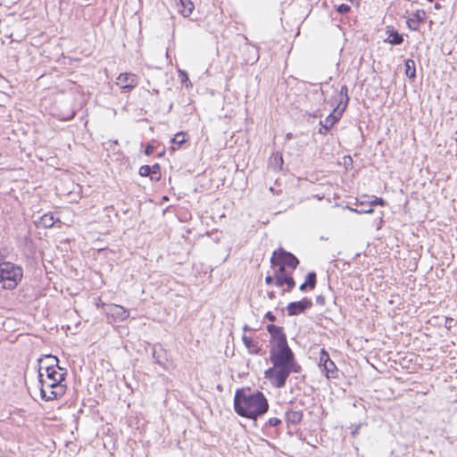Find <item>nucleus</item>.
Segmentation results:
<instances>
[{"mask_svg": "<svg viewBox=\"0 0 457 457\" xmlns=\"http://www.w3.org/2000/svg\"><path fill=\"white\" fill-rule=\"evenodd\" d=\"M266 328L270 335V359L273 366L265 370L264 375L274 386L282 388L290 373H299L302 368L287 344L283 328L269 324Z\"/></svg>", "mask_w": 457, "mask_h": 457, "instance_id": "nucleus-1", "label": "nucleus"}, {"mask_svg": "<svg viewBox=\"0 0 457 457\" xmlns=\"http://www.w3.org/2000/svg\"><path fill=\"white\" fill-rule=\"evenodd\" d=\"M269 402L264 394L250 387L238 388L234 395V411L240 417L257 420L269 411Z\"/></svg>", "mask_w": 457, "mask_h": 457, "instance_id": "nucleus-2", "label": "nucleus"}, {"mask_svg": "<svg viewBox=\"0 0 457 457\" xmlns=\"http://www.w3.org/2000/svg\"><path fill=\"white\" fill-rule=\"evenodd\" d=\"M22 275L23 272L21 267L9 262L3 263L2 268H0V284L4 289H12L21 281Z\"/></svg>", "mask_w": 457, "mask_h": 457, "instance_id": "nucleus-3", "label": "nucleus"}, {"mask_svg": "<svg viewBox=\"0 0 457 457\" xmlns=\"http://www.w3.org/2000/svg\"><path fill=\"white\" fill-rule=\"evenodd\" d=\"M40 384V395L43 400L49 402L55 400L65 394L66 386L55 381L46 382L43 380V373L38 374Z\"/></svg>", "mask_w": 457, "mask_h": 457, "instance_id": "nucleus-4", "label": "nucleus"}, {"mask_svg": "<svg viewBox=\"0 0 457 457\" xmlns=\"http://www.w3.org/2000/svg\"><path fill=\"white\" fill-rule=\"evenodd\" d=\"M281 264L293 270L296 269L299 264L298 259L291 253L287 252L283 248L275 250L270 258V265Z\"/></svg>", "mask_w": 457, "mask_h": 457, "instance_id": "nucleus-5", "label": "nucleus"}, {"mask_svg": "<svg viewBox=\"0 0 457 457\" xmlns=\"http://www.w3.org/2000/svg\"><path fill=\"white\" fill-rule=\"evenodd\" d=\"M319 367L320 368L321 371L324 373L326 378H337L338 370L334 361H331L328 353L324 348L320 349V352Z\"/></svg>", "mask_w": 457, "mask_h": 457, "instance_id": "nucleus-6", "label": "nucleus"}, {"mask_svg": "<svg viewBox=\"0 0 457 457\" xmlns=\"http://www.w3.org/2000/svg\"><path fill=\"white\" fill-rule=\"evenodd\" d=\"M138 77L133 73H120L116 84L125 92H129L138 85Z\"/></svg>", "mask_w": 457, "mask_h": 457, "instance_id": "nucleus-7", "label": "nucleus"}, {"mask_svg": "<svg viewBox=\"0 0 457 457\" xmlns=\"http://www.w3.org/2000/svg\"><path fill=\"white\" fill-rule=\"evenodd\" d=\"M312 306V302L309 298H303L297 302H291L287 304V310L289 316H295L304 312Z\"/></svg>", "mask_w": 457, "mask_h": 457, "instance_id": "nucleus-8", "label": "nucleus"}, {"mask_svg": "<svg viewBox=\"0 0 457 457\" xmlns=\"http://www.w3.org/2000/svg\"><path fill=\"white\" fill-rule=\"evenodd\" d=\"M336 102L337 103V106L334 109L335 113H338V115H342L345 111L348 102V87L346 85H343L336 96Z\"/></svg>", "mask_w": 457, "mask_h": 457, "instance_id": "nucleus-9", "label": "nucleus"}, {"mask_svg": "<svg viewBox=\"0 0 457 457\" xmlns=\"http://www.w3.org/2000/svg\"><path fill=\"white\" fill-rule=\"evenodd\" d=\"M39 361V372H42L43 370H54L58 369L59 370H64L63 368L59 366V360L57 357L52 354L45 355L44 358L38 360Z\"/></svg>", "mask_w": 457, "mask_h": 457, "instance_id": "nucleus-10", "label": "nucleus"}, {"mask_svg": "<svg viewBox=\"0 0 457 457\" xmlns=\"http://www.w3.org/2000/svg\"><path fill=\"white\" fill-rule=\"evenodd\" d=\"M426 19V12L423 10L416 11L411 18L407 20L408 28L411 30H418L420 23Z\"/></svg>", "mask_w": 457, "mask_h": 457, "instance_id": "nucleus-11", "label": "nucleus"}, {"mask_svg": "<svg viewBox=\"0 0 457 457\" xmlns=\"http://www.w3.org/2000/svg\"><path fill=\"white\" fill-rule=\"evenodd\" d=\"M342 115H338V113H335L334 112L330 113L324 120L320 122L321 128L319 132L320 134L326 135L329 129L339 120Z\"/></svg>", "mask_w": 457, "mask_h": 457, "instance_id": "nucleus-12", "label": "nucleus"}, {"mask_svg": "<svg viewBox=\"0 0 457 457\" xmlns=\"http://www.w3.org/2000/svg\"><path fill=\"white\" fill-rule=\"evenodd\" d=\"M179 13L183 17H189L195 9L191 0H175Z\"/></svg>", "mask_w": 457, "mask_h": 457, "instance_id": "nucleus-13", "label": "nucleus"}, {"mask_svg": "<svg viewBox=\"0 0 457 457\" xmlns=\"http://www.w3.org/2000/svg\"><path fill=\"white\" fill-rule=\"evenodd\" d=\"M46 378L43 380H46V382L55 381L57 383H62V381L65 379L66 376V370H59L58 369L54 370H46Z\"/></svg>", "mask_w": 457, "mask_h": 457, "instance_id": "nucleus-14", "label": "nucleus"}, {"mask_svg": "<svg viewBox=\"0 0 457 457\" xmlns=\"http://www.w3.org/2000/svg\"><path fill=\"white\" fill-rule=\"evenodd\" d=\"M303 420V411H293L289 410L285 412V420L287 426L293 425L296 426L301 423Z\"/></svg>", "mask_w": 457, "mask_h": 457, "instance_id": "nucleus-15", "label": "nucleus"}, {"mask_svg": "<svg viewBox=\"0 0 457 457\" xmlns=\"http://www.w3.org/2000/svg\"><path fill=\"white\" fill-rule=\"evenodd\" d=\"M271 268L273 270V274L275 277V285L277 287H281V281L283 279V277L288 276L290 272L287 270V267L281 264L271 265Z\"/></svg>", "mask_w": 457, "mask_h": 457, "instance_id": "nucleus-16", "label": "nucleus"}, {"mask_svg": "<svg viewBox=\"0 0 457 457\" xmlns=\"http://www.w3.org/2000/svg\"><path fill=\"white\" fill-rule=\"evenodd\" d=\"M109 311L113 317L120 320H124L129 316V311L120 305L112 304L110 306Z\"/></svg>", "mask_w": 457, "mask_h": 457, "instance_id": "nucleus-17", "label": "nucleus"}, {"mask_svg": "<svg viewBox=\"0 0 457 457\" xmlns=\"http://www.w3.org/2000/svg\"><path fill=\"white\" fill-rule=\"evenodd\" d=\"M317 283L316 273L314 271H311L307 274L304 283L300 285V291H305L308 287L312 290L315 288Z\"/></svg>", "mask_w": 457, "mask_h": 457, "instance_id": "nucleus-18", "label": "nucleus"}, {"mask_svg": "<svg viewBox=\"0 0 457 457\" xmlns=\"http://www.w3.org/2000/svg\"><path fill=\"white\" fill-rule=\"evenodd\" d=\"M56 220L52 213H46L40 217L39 220L36 222L37 227L52 228Z\"/></svg>", "mask_w": 457, "mask_h": 457, "instance_id": "nucleus-19", "label": "nucleus"}, {"mask_svg": "<svg viewBox=\"0 0 457 457\" xmlns=\"http://www.w3.org/2000/svg\"><path fill=\"white\" fill-rule=\"evenodd\" d=\"M242 340L244 342V345L248 350V353L251 354H260L261 348L256 345L253 338L244 335L242 337Z\"/></svg>", "mask_w": 457, "mask_h": 457, "instance_id": "nucleus-20", "label": "nucleus"}, {"mask_svg": "<svg viewBox=\"0 0 457 457\" xmlns=\"http://www.w3.org/2000/svg\"><path fill=\"white\" fill-rule=\"evenodd\" d=\"M270 165L274 170H280L283 165L282 154L279 153L274 154L270 158Z\"/></svg>", "mask_w": 457, "mask_h": 457, "instance_id": "nucleus-21", "label": "nucleus"}, {"mask_svg": "<svg viewBox=\"0 0 457 457\" xmlns=\"http://www.w3.org/2000/svg\"><path fill=\"white\" fill-rule=\"evenodd\" d=\"M405 75L409 79H414L416 77V67L415 62L412 59H408L405 61Z\"/></svg>", "mask_w": 457, "mask_h": 457, "instance_id": "nucleus-22", "label": "nucleus"}, {"mask_svg": "<svg viewBox=\"0 0 457 457\" xmlns=\"http://www.w3.org/2000/svg\"><path fill=\"white\" fill-rule=\"evenodd\" d=\"M283 285H287V288L284 290L285 292H290L295 286V281L294 278L292 277V271L290 274L287 277H283V279L281 281V287Z\"/></svg>", "mask_w": 457, "mask_h": 457, "instance_id": "nucleus-23", "label": "nucleus"}, {"mask_svg": "<svg viewBox=\"0 0 457 457\" xmlns=\"http://www.w3.org/2000/svg\"><path fill=\"white\" fill-rule=\"evenodd\" d=\"M389 43L391 45H401L403 41V35L396 30H391L389 33Z\"/></svg>", "mask_w": 457, "mask_h": 457, "instance_id": "nucleus-24", "label": "nucleus"}, {"mask_svg": "<svg viewBox=\"0 0 457 457\" xmlns=\"http://www.w3.org/2000/svg\"><path fill=\"white\" fill-rule=\"evenodd\" d=\"M186 141L185 138V133L179 132L177 133L174 137L171 139V143L178 145L179 146L181 145Z\"/></svg>", "mask_w": 457, "mask_h": 457, "instance_id": "nucleus-25", "label": "nucleus"}, {"mask_svg": "<svg viewBox=\"0 0 457 457\" xmlns=\"http://www.w3.org/2000/svg\"><path fill=\"white\" fill-rule=\"evenodd\" d=\"M282 423L281 420L276 417L270 418L268 421L264 424L263 428H270V427H278Z\"/></svg>", "mask_w": 457, "mask_h": 457, "instance_id": "nucleus-26", "label": "nucleus"}, {"mask_svg": "<svg viewBox=\"0 0 457 457\" xmlns=\"http://www.w3.org/2000/svg\"><path fill=\"white\" fill-rule=\"evenodd\" d=\"M151 172H152V168L149 165H143L139 169V174L142 177H147V176L151 175Z\"/></svg>", "mask_w": 457, "mask_h": 457, "instance_id": "nucleus-27", "label": "nucleus"}, {"mask_svg": "<svg viewBox=\"0 0 457 457\" xmlns=\"http://www.w3.org/2000/svg\"><path fill=\"white\" fill-rule=\"evenodd\" d=\"M247 48H248L249 50H251V51H253V56H251V57L248 59V62H251L252 63H253V62H257V61H258V59H259V54H258L257 49H254V47H253V46H247Z\"/></svg>", "mask_w": 457, "mask_h": 457, "instance_id": "nucleus-28", "label": "nucleus"}, {"mask_svg": "<svg viewBox=\"0 0 457 457\" xmlns=\"http://www.w3.org/2000/svg\"><path fill=\"white\" fill-rule=\"evenodd\" d=\"M151 168H152V172H151V174H153V175H155V174H156V175H158V177H157V179H159V177H160V175H161V167H160V165H159L158 163H155V164H154L153 166H151Z\"/></svg>", "mask_w": 457, "mask_h": 457, "instance_id": "nucleus-29", "label": "nucleus"}, {"mask_svg": "<svg viewBox=\"0 0 457 457\" xmlns=\"http://www.w3.org/2000/svg\"><path fill=\"white\" fill-rule=\"evenodd\" d=\"M350 6L345 4H342L337 7V12L340 13H347L350 11Z\"/></svg>", "mask_w": 457, "mask_h": 457, "instance_id": "nucleus-30", "label": "nucleus"}, {"mask_svg": "<svg viewBox=\"0 0 457 457\" xmlns=\"http://www.w3.org/2000/svg\"><path fill=\"white\" fill-rule=\"evenodd\" d=\"M154 145H150V144H148V145L145 146V154L146 155H150V154H152L154 153Z\"/></svg>", "mask_w": 457, "mask_h": 457, "instance_id": "nucleus-31", "label": "nucleus"}, {"mask_svg": "<svg viewBox=\"0 0 457 457\" xmlns=\"http://www.w3.org/2000/svg\"><path fill=\"white\" fill-rule=\"evenodd\" d=\"M326 302L325 296L322 295H320L316 297V303L319 305H324Z\"/></svg>", "mask_w": 457, "mask_h": 457, "instance_id": "nucleus-32", "label": "nucleus"}, {"mask_svg": "<svg viewBox=\"0 0 457 457\" xmlns=\"http://www.w3.org/2000/svg\"><path fill=\"white\" fill-rule=\"evenodd\" d=\"M265 283L267 285H271L273 283H275V277H274V274L273 275H268L266 278H265Z\"/></svg>", "mask_w": 457, "mask_h": 457, "instance_id": "nucleus-33", "label": "nucleus"}, {"mask_svg": "<svg viewBox=\"0 0 457 457\" xmlns=\"http://www.w3.org/2000/svg\"><path fill=\"white\" fill-rule=\"evenodd\" d=\"M265 318L271 322H274L276 320V316L271 312H268L265 314Z\"/></svg>", "mask_w": 457, "mask_h": 457, "instance_id": "nucleus-34", "label": "nucleus"}, {"mask_svg": "<svg viewBox=\"0 0 457 457\" xmlns=\"http://www.w3.org/2000/svg\"><path fill=\"white\" fill-rule=\"evenodd\" d=\"M180 72V79H181V82L182 83H185L186 81H188V76H187V73L186 71H179Z\"/></svg>", "mask_w": 457, "mask_h": 457, "instance_id": "nucleus-35", "label": "nucleus"}, {"mask_svg": "<svg viewBox=\"0 0 457 457\" xmlns=\"http://www.w3.org/2000/svg\"><path fill=\"white\" fill-rule=\"evenodd\" d=\"M372 204L384 205L385 201L383 198L376 197L375 200L372 202Z\"/></svg>", "mask_w": 457, "mask_h": 457, "instance_id": "nucleus-36", "label": "nucleus"}, {"mask_svg": "<svg viewBox=\"0 0 457 457\" xmlns=\"http://www.w3.org/2000/svg\"><path fill=\"white\" fill-rule=\"evenodd\" d=\"M153 356L156 360V362H158L159 364H162V361L159 359L158 355H156V350L155 349H154Z\"/></svg>", "mask_w": 457, "mask_h": 457, "instance_id": "nucleus-37", "label": "nucleus"}, {"mask_svg": "<svg viewBox=\"0 0 457 457\" xmlns=\"http://www.w3.org/2000/svg\"><path fill=\"white\" fill-rule=\"evenodd\" d=\"M361 428V425L355 427V428L352 431V436H355L358 434V430Z\"/></svg>", "mask_w": 457, "mask_h": 457, "instance_id": "nucleus-38", "label": "nucleus"}, {"mask_svg": "<svg viewBox=\"0 0 457 457\" xmlns=\"http://www.w3.org/2000/svg\"><path fill=\"white\" fill-rule=\"evenodd\" d=\"M267 295L270 299H274L276 297L275 293L273 291L268 292Z\"/></svg>", "mask_w": 457, "mask_h": 457, "instance_id": "nucleus-39", "label": "nucleus"}, {"mask_svg": "<svg viewBox=\"0 0 457 457\" xmlns=\"http://www.w3.org/2000/svg\"><path fill=\"white\" fill-rule=\"evenodd\" d=\"M7 262H4V257L3 255L0 253V268H2V264L3 263H6Z\"/></svg>", "mask_w": 457, "mask_h": 457, "instance_id": "nucleus-40", "label": "nucleus"}, {"mask_svg": "<svg viewBox=\"0 0 457 457\" xmlns=\"http://www.w3.org/2000/svg\"><path fill=\"white\" fill-rule=\"evenodd\" d=\"M286 138H287V139H291V138H292V134H291V133H287V134L286 135Z\"/></svg>", "mask_w": 457, "mask_h": 457, "instance_id": "nucleus-41", "label": "nucleus"}, {"mask_svg": "<svg viewBox=\"0 0 457 457\" xmlns=\"http://www.w3.org/2000/svg\"><path fill=\"white\" fill-rule=\"evenodd\" d=\"M435 8H436V9H440V8H441L440 4L436 3V4H435Z\"/></svg>", "mask_w": 457, "mask_h": 457, "instance_id": "nucleus-42", "label": "nucleus"}, {"mask_svg": "<svg viewBox=\"0 0 457 457\" xmlns=\"http://www.w3.org/2000/svg\"><path fill=\"white\" fill-rule=\"evenodd\" d=\"M249 328H248V325H245L244 326V330H247Z\"/></svg>", "mask_w": 457, "mask_h": 457, "instance_id": "nucleus-43", "label": "nucleus"}, {"mask_svg": "<svg viewBox=\"0 0 457 457\" xmlns=\"http://www.w3.org/2000/svg\"><path fill=\"white\" fill-rule=\"evenodd\" d=\"M372 212H373L372 209H370V210L366 211V212H368V213H370Z\"/></svg>", "mask_w": 457, "mask_h": 457, "instance_id": "nucleus-44", "label": "nucleus"}, {"mask_svg": "<svg viewBox=\"0 0 457 457\" xmlns=\"http://www.w3.org/2000/svg\"><path fill=\"white\" fill-rule=\"evenodd\" d=\"M46 390L50 391V386H46Z\"/></svg>", "mask_w": 457, "mask_h": 457, "instance_id": "nucleus-45", "label": "nucleus"}]
</instances>
